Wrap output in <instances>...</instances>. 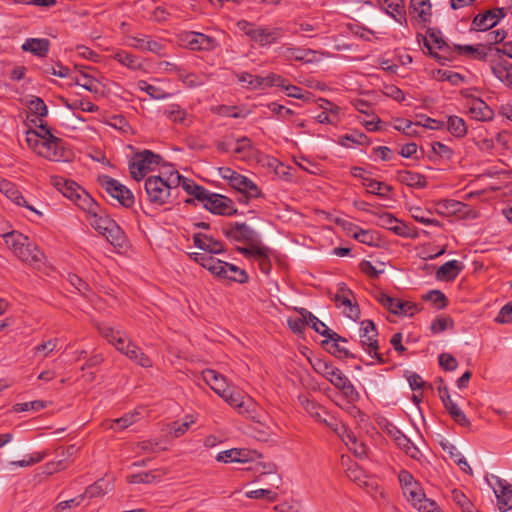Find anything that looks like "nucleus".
<instances>
[{"instance_id":"obj_1","label":"nucleus","mask_w":512,"mask_h":512,"mask_svg":"<svg viewBox=\"0 0 512 512\" xmlns=\"http://www.w3.org/2000/svg\"><path fill=\"white\" fill-rule=\"evenodd\" d=\"M185 181L191 179L182 176L177 170L147 177L144 189L148 202L155 207L172 205L175 200L174 192L179 186L184 189Z\"/></svg>"},{"instance_id":"obj_2","label":"nucleus","mask_w":512,"mask_h":512,"mask_svg":"<svg viewBox=\"0 0 512 512\" xmlns=\"http://www.w3.org/2000/svg\"><path fill=\"white\" fill-rule=\"evenodd\" d=\"M224 236L232 243H240L237 251L245 257L265 256L266 246L260 234L244 222H232L223 228Z\"/></svg>"},{"instance_id":"obj_3","label":"nucleus","mask_w":512,"mask_h":512,"mask_svg":"<svg viewBox=\"0 0 512 512\" xmlns=\"http://www.w3.org/2000/svg\"><path fill=\"white\" fill-rule=\"evenodd\" d=\"M184 190L191 196L185 200L186 204H194L195 201H198L205 209L218 215L230 216L237 211L231 199L224 195L210 192L203 186L196 184L193 180L184 182Z\"/></svg>"},{"instance_id":"obj_4","label":"nucleus","mask_w":512,"mask_h":512,"mask_svg":"<svg viewBox=\"0 0 512 512\" xmlns=\"http://www.w3.org/2000/svg\"><path fill=\"white\" fill-rule=\"evenodd\" d=\"M5 244L20 261L34 268H40L44 263V253L20 232H10Z\"/></svg>"},{"instance_id":"obj_5","label":"nucleus","mask_w":512,"mask_h":512,"mask_svg":"<svg viewBox=\"0 0 512 512\" xmlns=\"http://www.w3.org/2000/svg\"><path fill=\"white\" fill-rule=\"evenodd\" d=\"M25 141L40 157L46 159L57 156V150L61 148L60 141L41 121L37 129H29L26 132Z\"/></svg>"},{"instance_id":"obj_6","label":"nucleus","mask_w":512,"mask_h":512,"mask_svg":"<svg viewBox=\"0 0 512 512\" xmlns=\"http://www.w3.org/2000/svg\"><path fill=\"white\" fill-rule=\"evenodd\" d=\"M311 364L319 375L327 379L335 388L341 390L347 398L351 400L358 398L359 394L355 387L339 368L320 358H316Z\"/></svg>"},{"instance_id":"obj_7","label":"nucleus","mask_w":512,"mask_h":512,"mask_svg":"<svg viewBox=\"0 0 512 512\" xmlns=\"http://www.w3.org/2000/svg\"><path fill=\"white\" fill-rule=\"evenodd\" d=\"M50 183L80 209L91 210V208H95V200L76 182L60 176H51Z\"/></svg>"},{"instance_id":"obj_8","label":"nucleus","mask_w":512,"mask_h":512,"mask_svg":"<svg viewBox=\"0 0 512 512\" xmlns=\"http://www.w3.org/2000/svg\"><path fill=\"white\" fill-rule=\"evenodd\" d=\"M97 182L108 195L116 199L122 206L130 208L134 205L135 198L133 193L118 180L101 174L97 176Z\"/></svg>"},{"instance_id":"obj_9","label":"nucleus","mask_w":512,"mask_h":512,"mask_svg":"<svg viewBox=\"0 0 512 512\" xmlns=\"http://www.w3.org/2000/svg\"><path fill=\"white\" fill-rule=\"evenodd\" d=\"M360 344L362 348L372 357L383 363V357L378 353V332L376 326L371 320H364L360 324Z\"/></svg>"},{"instance_id":"obj_10","label":"nucleus","mask_w":512,"mask_h":512,"mask_svg":"<svg viewBox=\"0 0 512 512\" xmlns=\"http://www.w3.org/2000/svg\"><path fill=\"white\" fill-rule=\"evenodd\" d=\"M490 487L497 499V506L500 512L512 509V485L496 475H491L488 480Z\"/></svg>"},{"instance_id":"obj_11","label":"nucleus","mask_w":512,"mask_h":512,"mask_svg":"<svg viewBox=\"0 0 512 512\" xmlns=\"http://www.w3.org/2000/svg\"><path fill=\"white\" fill-rule=\"evenodd\" d=\"M179 42L191 50H213L217 45V41L208 35L193 31H184L179 34Z\"/></svg>"},{"instance_id":"obj_12","label":"nucleus","mask_w":512,"mask_h":512,"mask_svg":"<svg viewBox=\"0 0 512 512\" xmlns=\"http://www.w3.org/2000/svg\"><path fill=\"white\" fill-rule=\"evenodd\" d=\"M221 398L242 415H250L255 406L251 398L243 395L239 391H235L232 387L227 389L226 392L221 395Z\"/></svg>"},{"instance_id":"obj_13","label":"nucleus","mask_w":512,"mask_h":512,"mask_svg":"<svg viewBox=\"0 0 512 512\" xmlns=\"http://www.w3.org/2000/svg\"><path fill=\"white\" fill-rule=\"evenodd\" d=\"M299 402L303 409L316 421L320 423H324L329 426L334 431H338V423L336 421H329L325 416L328 415L326 410L316 403L314 400L310 399L307 395H300L298 397Z\"/></svg>"},{"instance_id":"obj_14","label":"nucleus","mask_w":512,"mask_h":512,"mask_svg":"<svg viewBox=\"0 0 512 512\" xmlns=\"http://www.w3.org/2000/svg\"><path fill=\"white\" fill-rule=\"evenodd\" d=\"M353 292L348 289L344 284L339 285L338 290L334 296V302L337 307H344V313L351 319H357L360 315V310L357 304H353Z\"/></svg>"},{"instance_id":"obj_15","label":"nucleus","mask_w":512,"mask_h":512,"mask_svg":"<svg viewBox=\"0 0 512 512\" xmlns=\"http://www.w3.org/2000/svg\"><path fill=\"white\" fill-rule=\"evenodd\" d=\"M506 15L503 8H497L478 14L473 20V26L479 31H486L493 28Z\"/></svg>"},{"instance_id":"obj_16","label":"nucleus","mask_w":512,"mask_h":512,"mask_svg":"<svg viewBox=\"0 0 512 512\" xmlns=\"http://www.w3.org/2000/svg\"><path fill=\"white\" fill-rule=\"evenodd\" d=\"M466 107L470 116L478 121H487L492 118L493 112L490 107L480 98L468 96Z\"/></svg>"},{"instance_id":"obj_17","label":"nucleus","mask_w":512,"mask_h":512,"mask_svg":"<svg viewBox=\"0 0 512 512\" xmlns=\"http://www.w3.org/2000/svg\"><path fill=\"white\" fill-rule=\"evenodd\" d=\"M279 53L288 60H296L304 63H313L320 60L318 53L311 49L282 47Z\"/></svg>"},{"instance_id":"obj_18","label":"nucleus","mask_w":512,"mask_h":512,"mask_svg":"<svg viewBox=\"0 0 512 512\" xmlns=\"http://www.w3.org/2000/svg\"><path fill=\"white\" fill-rule=\"evenodd\" d=\"M377 224L380 227L388 229L398 236L408 237L410 236L409 228L402 221L395 218L391 213L383 212L378 215Z\"/></svg>"},{"instance_id":"obj_19","label":"nucleus","mask_w":512,"mask_h":512,"mask_svg":"<svg viewBox=\"0 0 512 512\" xmlns=\"http://www.w3.org/2000/svg\"><path fill=\"white\" fill-rule=\"evenodd\" d=\"M299 313L301 317H303L305 324L311 326V328H313L320 335L328 338L329 340H337L340 338V335L331 331L322 321H320L316 316H314L305 308H301Z\"/></svg>"},{"instance_id":"obj_20","label":"nucleus","mask_w":512,"mask_h":512,"mask_svg":"<svg viewBox=\"0 0 512 512\" xmlns=\"http://www.w3.org/2000/svg\"><path fill=\"white\" fill-rule=\"evenodd\" d=\"M202 378L205 381V383L209 385L211 389L220 397L226 392L227 389L231 387L227 383L226 378L213 369L203 370Z\"/></svg>"},{"instance_id":"obj_21","label":"nucleus","mask_w":512,"mask_h":512,"mask_svg":"<svg viewBox=\"0 0 512 512\" xmlns=\"http://www.w3.org/2000/svg\"><path fill=\"white\" fill-rule=\"evenodd\" d=\"M0 192L3 193L8 199L19 206H25L28 209L38 213L32 206L27 204V201L17 189V187L6 179L0 178Z\"/></svg>"},{"instance_id":"obj_22","label":"nucleus","mask_w":512,"mask_h":512,"mask_svg":"<svg viewBox=\"0 0 512 512\" xmlns=\"http://www.w3.org/2000/svg\"><path fill=\"white\" fill-rule=\"evenodd\" d=\"M194 245L199 249L207 251L212 254H220L224 252V245L222 242L213 239L212 237L197 233L193 236Z\"/></svg>"},{"instance_id":"obj_23","label":"nucleus","mask_w":512,"mask_h":512,"mask_svg":"<svg viewBox=\"0 0 512 512\" xmlns=\"http://www.w3.org/2000/svg\"><path fill=\"white\" fill-rule=\"evenodd\" d=\"M112 57L119 64H121L122 66H124V67H126L128 69H131V70H134V71H138V70H143L144 69V62H143V60L140 57L129 53L128 51L117 50V51L114 52Z\"/></svg>"},{"instance_id":"obj_24","label":"nucleus","mask_w":512,"mask_h":512,"mask_svg":"<svg viewBox=\"0 0 512 512\" xmlns=\"http://www.w3.org/2000/svg\"><path fill=\"white\" fill-rule=\"evenodd\" d=\"M139 419V412L134 411L130 413H126L122 417L114 420H105L102 423V427L105 429H111L114 431H123L126 428L130 427L134 423H136Z\"/></svg>"},{"instance_id":"obj_25","label":"nucleus","mask_w":512,"mask_h":512,"mask_svg":"<svg viewBox=\"0 0 512 512\" xmlns=\"http://www.w3.org/2000/svg\"><path fill=\"white\" fill-rule=\"evenodd\" d=\"M378 5L398 23L405 19L403 0H377Z\"/></svg>"},{"instance_id":"obj_26","label":"nucleus","mask_w":512,"mask_h":512,"mask_svg":"<svg viewBox=\"0 0 512 512\" xmlns=\"http://www.w3.org/2000/svg\"><path fill=\"white\" fill-rule=\"evenodd\" d=\"M410 10L413 17L419 22L427 23L431 19L432 11L429 0H411Z\"/></svg>"},{"instance_id":"obj_27","label":"nucleus","mask_w":512,"mask_h":512,"mask_svg":"<svg viewBox=\"0 0 512 512\" xmlns=\"http://www.w3.org/2000/svg\"><path fill=\"white\" fill-rule=\"evenodd\" d=\"M268 162L270 169L281 179L291 181L298 171L299 162Z\"/></svg>"},{"instance_id":"obj_28","label":"nucleus","mask_w":512,"mask_h":512,"mask_svg":"<svg viewBox=\"0 0 512 512\" xmlns=\"http://www.w3.org/2000/svg\"><path fill=\"white\" fill-rule=\"evenodd\" d=\"M108 227L103 232V236L116 248H123L126 244V237L122 229L113 221H107Z\"/></svg>"},{"instance_id":"obj_29","label":"nucleus","mask_w":512,"mask_h":512,"mask_svg":"<svg viewBox=\"0 0 512 512\" xmlns=\"http://www.w3.org/2000/svg\"><path fill=\"white\" fill-rule=\"evenodd\" d=\"M238 192H246L250 197H262L260 189L247 177L238 174L230 183Z\"/></svg>"},{"instance_id":"obj_30","label":"nucleus","mask_w":512,"mask_h":512,"mask_svg":"<svg viewBox=\"0 0 512 512\" xmlns=\"http://www.w3.org/2000/svg\"><path fill=\"white\" fill-rule=\"evenodd\" d=\"M441 447L443 451L453 460L462 471L472 474V469L469 466L468 462L462 455V453L450 442H441Z\"/></svg>"},{"instance_id":"obj_31","label":"nucleus","mask_w":512,"mask_h":512,"mask_svg":"<svg viewBox=\"0 0 512 512\" xmlns=\"http://www.w3.org/2000/svg\"><path fill=\"white\" fill-rule=\"evenodd\" d=\"M218 277L238 283H246L249 278L245 270L228 262H224L223 269H221V273Z\"/></svg>"},{"instance_id":"obj_32","label":"nucleus","mask_w":512,"mask_h":512,"mask_svg":"<svg viewBox=\"0 0 512 512\" xmlns=\"http://www.w3.org/2000/svg\"><path fill=\"white\" fill-rule=\"evenodd\" d=\"M336 142L345 148H356L368 143L366 135L359 131H352L337 138Z\"/></svg>"},{"instance_id":"obj_33","label":"nucleus","mask_w":512,"mask_h":512,"mask_svg":"<svg viewBox=\"0 0 512 512\" xmlns=\"http://www.w3.org/2000/svg\"><path fill=\"white\" fill-rule=\"evenodd\" d=\"M74 82L77 86H80L91 93L100 94L103 91V84L93 76L81 73L74 78Z\"/></svg>"},{"instance_id":"obj_34","label":"nucleus","mask_w":512,"mask_h":512,"mask_svg":"<svg viewBox=\"0 0 512 512\" xmlns=\"http://www.w3.org/2000/svg\"><path fill=\"white\" fill-rule=\"evenodd\" d=\"M461 270L462 265L459 261L450 260L438 268L436 277L438 280H453L458 276Z\"/></svg>"},{"instance_id":"obj_35","label":"nucleus","mask_w":512,"mask_h":512,"mask_svg":"<svg viewBox=\"0 0 512 512\" xmlns=\"http://www.w3.org/2000/svg\"><path fill=\"white\" fill-rule=\"evenodd\" d=\"M87 213V220L90 225L97 230L101 235L108 227L107 221H113L107 216H100L98 214L99 205L95 202V208H91V210H84Z\"/></svg>"},{"instance_id":"obj_36","label":"nucleus","mask_w":512,"mask_h":512,"mask_svg":"<svg viewBox=\"0 0 512 512\" xmlns=\"http://www.w3.org/2000/svg\"><path fill=\"white\" fill-rule=\"evenodd\" d=\"M24 51L31 52L37 56L43 57L47 54L49 49V41L43 38H31L27 39L23 45Z\"/></svg>"},{"instance_id":"obj_37","label":"nucleus","mask_w":512,"mask_h":512,"mask_svg":"<svg viewBox=\"0 0 512 512\" xmlns=\"http://www.w3.org/2000/svg\"><path fill=\"white\" fill-rule=\"evenodd\" d=\"M195 261L217 277L220 275L221 269H223L224 265V261L207 254H196Z\"/></svg>"},{"instance_id":"obj_38","label":"nucleus","mask_w":512,"mask_h":512,"mask_svg":"<svg viewBox=\"0 0 512 512\" xmlns=\"http://www.w3.org/2000/svg\"><path fill=\"white\" fill-rule=\"evenodd\" d=\"M493 74L506 86L512 87V63L500 61L492 68Z\"/></svg>"},{"instance_id":"obj_39","label":"nucleus","mask_w":512,"mask_h":512,"mask_svg":"<svg viewBox=\"0 0 512 512\" xmlns=\"http://www.w3.org/2000/svg\"><path fill=\"white\" fill-rule=\"evenodd\" d=\"M113 485L110 482L105 481L104 479H99L94 484L88 486L83 494V500L88 498L92 499L95 497H100L105 495L109 490H111Z\"/></svg>"},{"instance_id":"obj_40","label":"nucleus","mask_w":512,"mask_h":512,"mask_svg":"<svg viewBox=\"0 0 512 512\" xmlns=\"http://www.w3.org/2000/svg\"><path fill=\"white\" fill-rule=\"evenodd\" d=\"M125 156L128 160H143V161L161 160V158H162L160 155L154 154L150 150H146V149L141 150V149H138L131 145H129L125 148Z\"/></svg>"},{"instance_id":"obj_41","label":"nucleus","mask_w":512,"mask_h":512,"mask_svg":"<svg viewBox=\"0 0 512 512\" xmlns=\"http://www.w3.org/2000/svg\"><path fill=\"white\" fill-rule=\"evenodd\" d=\"M398 179L402 184L410 187L423 188L426 186V178L416 172L402 171L399 173Z\"/></svg>"},{"instance_id":"obj_42","label":"nucleus","mask_w":512,"mask_h":512,"mask_svg":"<svg viewBox=\"0 0 512 512\" xmlns=\"http://www.w3.org/2000/svg\"><path fill=\"white\" fill-rule=\"evenodd\" d=\"M284 85V78L278 74L270 73L267 76H257L254 80V90L266 89L269 87H280Z\"/></svg>"},{"instance_id":"obj_43","label":"nucleus","mask_w":512,"mask_h":512,"mask_svg":"<svg viewBox=\"0 0 512 512\" xmlns=\"http://www.w3.org/2000/svg\"><path fill=\"white\" fill-rule=\"evenodd\" d=\"M154 163L155 162H129L131 177L136 181H141L148 173L154 170L152 167Z\"/></svg>"},{"instance_id":"obj_44","label":"nucleus","mask_w":512,"mask_h":512,"mask_svg":"<svg viewBox=\"0 0 512 512\" xmlns=\"http://www.w3.org/2000/svg\"><path fill=\"white\" fill-rule=\"evenodd\" d=\"M399 436L396 438L398 445L404 449L407 455H409L412 459L420 461L423 457L420 449L404 434L398 431Z\"/></svg>"},{"instance_id":"obj_45","label":"nucleus","mask_w":512,"mask_h":512,"mask_svg":"<svg viewBox=\"0 0 512 512\" xmlns=\"http://www.w3.org/2000/svg\"><path fill=\"white\" fill-rule=\"evenodd\" d=\"M393 128L410 137H420L421 132L417 129L415 121L397 118L393 121Z\"/></svg>"},{"instance_id":"obj_46","label":"nucleus","mask_w":512,"mask_h":512,"mask_svg":"<svg viewBox=\"0 0 512 512\" xmlns=\"http://www.w3.org/2000/svg\"><path fill=\"white\" fill-rule=\"evenodd\" d=\"M412 218L425 225L440 226V222L437 219L431 218L432 212L425 210L419 206H414L409 209Z\"/></svg>"},{"instance_id":"obj_47","label":"nucleus","mask_w":512,"mask_h":512,"mask_svg":"<svg viewBox=\"0 0 512 512\" xmlns=\"http://www.w3.org/2000/svg\"><path fill=\"white\" fill-rule=\"evenodd\" d=\"M362 184L370 194H375L384 199H388L390 197L391 186L386 183L370 179L369 182H363Z\"/></svg>"},{"instance_id":"obj_48","label":"nucleus","mask_w":512,"mask_h":512,"mask_svg":"<svg viewBox=\"0 0 512 512\" xmlns=\"http://www.w3.org/2000/svg\"><path fill=\"white\" fill-rule=\"evenodd\" d=\"M415 124H417V129L421 132V136L423 135V131L428 130H441L445 127V122L427 117L425 115H418L415 120Z\"/></svg>"},{"instance_id":"obj_49","label":"nucleus","mask_w":512,"mask_h":512,"mask_svg":"<svg viewBox=\"0 0 512 512\" xmlns=\"http://www.w3.org/2000/svg\"><path fill=\"white\" fill-rule=\"evenodd\" d=\"M211 110L218 115L233 118H244L250 114L249 110L243 108L240 109L236 106L220 105L212 107Z\"/></svg>"},{"instance_id":"obj_50","label":"nucleus","mask_w":512,"mask_h":512,"mask_svg":"<svg viewBox=\"0 0 512 512\" xmlns=\"http://www.w3.org/2000/svg\"><path fill=\"white\" fill-rule=\"evenodd\" d=\"M445 127L455 137H463L467 132L464 120L458 116L448 117Z\"/></svg>"},{"instance_id":"obj_51","label":"nucleus","mask_w":512,"mask_h":512,"mask_svg":"<svg viewBox=\"0 0 512 512\" xmlns=\"http://www.w3.org/2000/svg\"><path fill=\"white\" fill-rule=\"evenodd\" d=\"M424 45L428 49L430 55L439 61L442 60V58L434 52V49H442L445 46V41L439 34L435 32L430 33L425 39Z\"/></svg>"},{"instance_id":"obj_52","label":"nucleus","mask_w":512,"mask_h":512,"mask_svg":"<svg viewBox=\"0 0 512 512\" xmlns=\"http://www.w3.org/2000/svg\"><path fill=\"white\" fill-rule=\"evenodd\" d=\"M136 86L140 91L147 93L153 99L161 100L169 97L168 93L144 80L138 81Z\"/></svg>"},{"instance_id":"obj_53","label":"nucleus","mask_w":512,"mask_h":512,"mask_svg":"<svg viewBox=\"0 0 512 512\" xmlns=\"http://www.w3.org/2000/svg\"><path fill=\"white\" fill-rule=\"evenodd\" d=\"M432 77L438 81H448L453 85H458L463 81L460 74L446 69L433 70Z\"/></svg>"},{"instance_id":"obj_54","label":"nucleus","mask_w":512,"mask_h":512,"mask_svg":"<svg viewBox=\"0 0 512 512\" xmlns=\"http://www.w3.org/2000/svg\"><path fill=\"white\" fill-rule=\"evenodd\" d=\"M378 302L391 313L397 315V312H401L402 300L393 298L385 293H379L377 296Z\"/></svg>"},{"instance_id":"obj_55","label":"nucleus","mask_w":512,"mask_h":512,"mask_svg":"<svg viewBox=\"0 0 512 512\" xmlns=\"http://www.w3.org/2000/svg\"><path fill=\"white\" fill-rule=\"evenodd\" d=\"M256 43L261 46H268L274 43L277 39L276 33L273 31H268L262 28H256L251 37Z\"/></svg>"},{"instance_id":"obj_56","label":"nucleus","mask_w":512,"mask_h":512,"mask_svg":"<svg viewBox=\"0 0 512 512\" xmlns=\"http://www.w3.org/2000/svg\"><path fill=\"white\" fill-rule=\"evenodd\" d=\"M403 493L413 506L418 504V502L425 496V493L418 483L408 484L407 487H403Z\"/></svg>"},{"instance_id":"obj_57","label":"nucleus","mask_w":512,"mask_h":512,"mask_svg":"<svg viewBox=\"0 0 512 512\" xmlns=\"http://www.w3.org/2000/svg\"><path fill=\"white\" fill-rule=\"evenodd\" d=\"M196 422V418L193 415H186L183 421H175L171 425V432L175 437H180L185 434L190 426Z\"/></svg>"},{"instance_id":"obj_58","label":"nucleus","mask_w":512,"mask_h":512,"mask_svg":"<svg viewBox=\"0 0 512 512\" xmlns=\"http://www.w3.org/2000/svg\"><path fill=\"white\" fill-rule=\"evenodd\" d=\"M452 499L461 508L462 512H478L462 491L457 489L453 490Z\"/></svg>"},{"instance_id":"obj_59","label":"nucleus","mask_w":512,"mask_h":512,"mask_svg":"<svg viewBox=\"0 0 512 512\" xmlns=\"http://www.w3.org/2000/svg\"><path fill=\"white\" fill-rule=\"evenodd\" d=\"M27 107L31 113L37 117H45L48 114V109L44 101L39 97L32 96L27 100Z\"/></svg>"},{"instance_id":"obj_60","label":"nucleus","mask_w":512,"mask_h":512,"mask_svg":"<svg viewBox=\"0 0 512 512\" xmlns=\"http://www.w3.org/2000/svg\"><path fill=\"white\" fill-rule=\"evenodd\" d=\"M454 325L453 319L449 316H439L431 322L430 329L433 334H439Z\"/></svg>"},{"instance_id":"obj_61","label":"nucleus","mask_w":512,"mask_h":512,"mask_svg":"<svg viewBox=\"0 0 512 512\" xmlns=\"http://www.w3.org/2000/svg\"><path fill=\"white\" fill-rule=\"evenodd\" d=\"M449 415L453 418V420L462 427H468L470 425L469 419L466 417L465 413L462 411L460 407L456 403L451 404L447 409Z\"/></svg>"},{"instance_id":"obj_62","label":"nucleus","mask_w":512,"mask_h":512,"mask_svg":"<svg viewBox=\"0 0 512 512\" xmlns=\"http://www.w3.org/2000/svg\"><path fill=\"white\" fill-rule=\"evenodd\" d=\"M465 204L456 200H443L438 203L439 212L444 213H458L461 212Z\"/></svg>"},{"instance_id":"obj_63","label":"nucleus","mask_w":512,"mask_h":512,"mask_svg":"<svg viewBox=\"0 0 512 512\" xmlns=\"http://www.w3.org/2000/svg\"><path fill=\"white\" fill-rule=\"evenodd\" d=\"M359 268L361 272L366 274L367 276L371 278H377L380 274H382L385 270L384 263H380V269H377V266H375L371 261L363 260Z\"/></svg>"},{"instance_id":"obj_64","label":"nucleus","mask_w":512,"mask_h":512,"mask_svg":"<svg viewBox=\"0 0 512 512\" xmlns=\"http://www.w3.org/2000/svg\"><path fill=\"white\" fill-rule=\"evenodd\" d=\"M425 300L430 301L437 309H442L447 306V298L439 290L429 291L425 296Z\"/></svg>"}]
</instances>
